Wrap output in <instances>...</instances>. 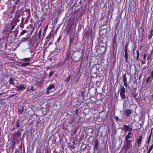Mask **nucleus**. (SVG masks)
<instances>
[{"label":"nucleus","instance_id":"1","mask_svg":"<svg viewBox=\"0 0 153 153\" xmlns=\"http://www.w3.org/2000/svg\"><path fill=\"white\" fill-rule=\"evenodd\" d=\"M82 53L80 52H75L72 55V57L73 58L75 61H79L82 56Z\"/></svg>","mask_w":153,"mask_h":153},{"label":"nucleus","instance_id":"2","mask_svg":"<svg viewBox=\"0 0 153 153\" xmlns=\"http://www.w3.org/2000/svg\"><path fill=\"white\" fill-rule=\"evenodd\" d=\"M128 44H126L125 47V55L124 57L125 58V60L126 62H128Z\"/></svg>","mask_w":153,"mask_h":153},{"label":"nucleus","instance_id":"3","mask_svg":"<svg viewBox=\"0 0 153 153\" xmlns=\"http://www.w3.org/2000/svg\"><path fill=\"white\" fill-rule=\"evenodd\" d=\"M126 143L125 146V149H131L132 146V141L131 140H126Z\"/></svg>","mask_w":153,"mask_h":153},{"label":"nucleus","instance_id":"4","mask_svg":"<svg viewBox=\"0 0 153 153\" xmlns=\"http://www.w3.org/2000/svg\"><path fill=\"white\" fill-rule=\"evenodd\" d=\"M123 130L124 131H132V126H130L129 125H127L125 124H124L123 126Z\"/></svg>","mask_w":153,"mask_h":153},{"label":"nucleus","instance_id":"5","mask_svg":"<svg viewBox=\"0 0 153 153\" xmlns=\"http://www.w3.org/2000/svg\"><path fill=\"white\" fill-rule=\"evenodd\" d=\"M125 89L124 87L123 86L120 88V95L122 99H124L126 98V95L125 94Z\"/></svg>","mask_w":153,"mask_h":153},{"label":"nucleus","instance_id":"6","mask_svg":"<svg viewBox=\"0 0 153 153\" xmlns=\"http://www.w3.org/2000/svg\"><path fill=\"white\" fill-rule=\"evenodd\" d=\"M15 87L17 88V91L19 92L23 91L26 88L22 84L15 86Z\"/></svg>","mask_w":153,"mask_h":153},{"label":"nucleus","instance_id":"7","mask_svg":"<svg viewBox=\"0 0 153 153\" xmlns=\"http://www.w3.org/2000/svg\"><path fill=\"white\" fill-rule=\"evenodd\" d=\"M124 112L126 116L129 117L132 113V111L130 109H126L124 111Z\"/></svg>","mask_w":153,"mask_h":153},{"label":"nucleus","instance_id":"8","mask_svg":"<svg viewBox=\"0 0 153 153\" xmlns=\"http://www.w3.org/2000/svg\"><path fill=\"white\" fill-rule=\"evenodd\" d=\"M20 16V14L19 13H16L13 19L15 20V22L17 23L19 21L18 19Z\"/></svg>","mask_w":153,"mask_h":153},{"label":"nucleus","instance_id":"9","mask_svg":"<svg viewBox=\"0 0 153 153\" xmlns=\"http://www.w3.org/2000/svg\"><path fill=\"white\" fill-rule=\"evenodd\" d=\"M142 141V136H139L137 139V144L138 148H139L141 146Z\"/></svg>","mask_w":153,"mask_h":153},{"label":"nucleus","instance_id":"10","mask_svg":"<svg viewBox=\"0 0 153 153\" xmlns=\"http://www.w3.org/2000/svg\"><path fill=\"white\" fill-rule=\"evenodd\" d=\"M132 131L128 132V134L126 136L125 140H128V139L129 138H131L132 136Z\"/></svg>","mask_w":153,"mask_h":153},{"label":"nucleus","instance_id":"11","mask_svg":"<svg viewBox=\"0 0 153 153\" xmlns=\"http://www.w3.org/2000/svg\"><path fill=\"white\" fill-rule=\"evenodd\" d=\"M28 37H23L22 38L20 41V42L19 43V44H20L22 42L27 41L28 40Z\"/></svg>","mask_w":153,"mask_h":153},{"label":"nucleus","instance_id":"12","mask_svg":"<svg viewBox=\"0 0 153 153\" xmlns=\"http://www.w3.org/2000/svg\"><path fill=\"white\" fill-rule=\"evenodd\" d=\"M149 33L150 34L149 35V37H148V39H150L152 38L153 35V29L152 27L151 28V30Z\"/></svg>","mask_w":153,"mask_h":153},{"label":"nucleus","instance_id":"13","mask_svg":"<svg viewBox=\"0 0 153 153\" xmlns=\"http://www.w3.org/2000/svg\"><path fill=\"white\" fill-rule=\"evenodd\" d=\"M26 91L30 92L31 91H34L33 87V86L31 85L30 86L28 87V88L27 89Z\"/></svg>","mask_w":153,"mask_h":153},{"label":"nucleus","instance_id":"14","mask_svg":"<svg viewBox=\"0 0 153 153\" xmlns=\"http://www.w3.org/2000/svg\"><path fill=\"white\" fill-rule=\"evenodd\" d=\"M146 55L145 53H144L143 54V59L141 61V63L142 65L143 64H145L146 62L145 60L146 58Z\"/></svg>","mask_w":153,"mask_h":153},{"label":"nucleus","instance_id":"15","mask_svg":"<svg viewBox=\"0 0 153 153\" xmlns=\"http://www.w3.org/2000/svg\"><path fill=\"white\" fill-rule=\"evenodd\" d=\"M54 88V85L53 84L49 86L47 88V90H50L51 89H53Z\"/></svg>","mask_w":153,"mask_h":153},{"label":"nucleus","instance_id":"16","mask_svg":"<svg viewBox=\"0 0 153 153\" xmlns=\"http://www.w3.org/2000/svg\"><path fill=\"white\" fill-rule=\"evenodd\" d=\"M95 146L94 148V150L95 149H97L98 146H99V143H98V141L97 140H96L95 141Z\"/></svg>","mask_w":153,"mask_h":153},{"label":"nucleus","instance_id":"17","mask_svg":"<svg viewBox=\"0 0 153 153\" xmlns=\"http://www.w3.org/2000/svg\"><path fill=\"white\" fill-rule=\"evenodd\" d=\"M30 65V62H28L26 63H22L21 65V66L26 67V66L28 65Z\"/></svg>","mask_w":153,"mask_h":153},{"label":"nucleus","instance_id":"18","mask_svg":"<svg viewBox=\"0 0 153 153\" xmlns=\"http://www.w3.org/2000/svg\"><path fill=\"white\" fill-rule=\"evenodd\" d=\"M151 135H152V133L151 132L150 134V135L149 136V137L147 141L146 142V143L149 144L150 141V140L151 139Z\"/></svg>","mask_w":153,"mask_h":153},{"label":"nucleus","instance_id":"19","mask_svg":"<svg viewBox=\"0 0 153 153\" xmlns=\"http://www.w3.org/2000/svg\"><path fill=\"white\" fill-rule=\"evenodd\" d=\"M14 81V79L12 78H11L10 79V80L9 81V83L11 85H14V83L13 82Z\"/></svg>","mask_w":153,"mask_h":153},{"label":"nucleus","instance_id":"20","mask_svg":"<svg viewBox=\"0 0 153 153\" xmlns=\"http://www.w3.org/2000/svg\"><path fill=\"white\" fill-rule=\"evenodd\" d=\"M123 82H127V78L126 74L123 75Z\"/></svg>","mask_w":153,"mask_h":153},{"label":"nucleus","instance_id":"21","mask_svg":"<svg viewBox=\"0 0 153 153\" xmlns=\"http://www.w3.org/2000/svg\"><path fill=\"white\" fill-rule=\"evenodd\" d=\"M21 60L25 61L26 62H27L28 61L30 60V57L24 58L21 59Z\"/></svg>","mask_w":153,"mask_h":153},{"label":"nucleus","instance_id":"22","mask_svg":"<svg viewBox=\"0 0 153 153\" xmlns=\"http://www.w3.org/2000/svg\"><path fill=\"white\" fill-rule=\"evenodd\" d=\"M19 122L20 120L19 119H17V121L16 122V126L17 128H18L20 125H19Z\"/></svg>","mask_w":153,"mask_h":153},{"label":"nucleus","instance_id":"23","mask_svg":"<svg viewBox=\"0 0 153 153\" xmlns=\"http://www.w3.org/2000/svg\"><path fill=\"white\" fill-rule=\"evenodd\" d=\"M51 32L49 33V35L46 37V39L49 40L51 38L52 34L51 33Z\"/></svg>","mask_w":153,"mask_h":153},{"label":"nucleus","instance_id":"24","mask_svg":"<svg viewBox=\"0 0 153 153\" xmlns=\"http://www.w3.org/2000/svg\"><path fill=\"white\" fill-rule=\"evenodd\" d=\"M139 52L138 50L137 51V60H138L139 57Z\"/></svg>","mask_w":153,"mask_h":153},{"label":"nucleus","instance_id":"25","mask_svg":"<svg viewBox=\"0 0 153 153\" xmlns=\"http://www.w3.org/2000/svg\"><path fill=\"white\" fill-rule=\"evenodd\" d=\"M26 30H23L22 31L20 35L21 36L23 35L26 32Z\"/></svg>","mask_w":153,"mask_h":153},{"label":"nucleus","instance_id":"26","mask_svg":"<svg viewBox=\"0 0 153 153\" xmlns=\"http://www.w3.org/2000/svg\"><path fill=\"white\" fill-rule=\"evenodd\" d=\"M54 73V71H51L48 75V76L49 78L51 77L52 76L53 74Z\"/></svg>","mask_w":153,"mask_h":153},{"label":"nucleus","instance_id":"27","mask_svg":"<svg viewBox=\"0 0 153 153\" xmlns=\"http://www.w3.org/2000/svg\"><path fill=\"white\" fill-rule=\"evenodd\" d=\"M70 79V76H69L68 77H67L65 80V81L66 82H69Z\"/></svg>","mask_w":153,"mask_h":153},{"label":"nucleus","instance_id":"28","mask_svg":"<svg viewBox=\"0 0 153 153\" xmlns=\"http://www.w3.org/2000/svg\"><path fill=\"white\" fill-rule=\"evenodd\" d=\"M23 111V110L22 108L21 109H18V111L19 114H21Z\"/></svg>","mask_w":153,"mask_h":153},{"label":"nucleus","instance_id":"29","mask_svg":"<svg viewBox=\"0 0 153 153\" xmlns=\"http://www.w3.org/2000/svg\"><path fill=\"white\" fill-rule=\"evenodd\" d=\"M153 144L152 145H151V146H150V148H149V149L148 150L151 152V151L152 150V149H153Z\"/></svg>","mask_w":153,"mask_h":153},{"label":"nucleus","instance_id":"30","mask_svg":"<svg viewBox=\"0 0 153 153\" xmlns=\"http://www.w3.org/2000/svg\"><path fill=\"white\" fill-rule=\"evenodd\" d=\"M126 101L125 100H124V102H123V108H126V104H125V102H126Z\"/></svg>","mask_w":153,"mask_h":153},{"label":"nucleus","instance_id":"31","mask_svg":"<svg viewBox=\"0 0 153 153\" xmlns=\"http://www.w3.org/2000/svg\"><path fill=\"white\" fill-rule=\"evenodd\" d=\"M13 1H15V3L16 4H18L19 2V0H13Z\"/></svg>","mask_w":153,"mask_h":153},{"label":"nucleus","instance_id":"32","mask_svg":"<svg viewBox=\"0 0 153 153\" xmlns=\"http://www.w3.org/2000/svg\"><path fill=\"white\" fill-rule=\"evenodd\" d=\"M150 77H151V76H149L147 79L146 80V83H148V82H149V79H150Z\"/></svg>","mask_w":153,"mask_h":153},{"label":"nucleus","instance_id":"33","mask_svg":"<svg viewBox=\"0 0 153 153\" xmlns=\"http://www.w3.org/2000/svg\"><path fill=\"white\" fill-rule=\"evenodd\" d=\"M123 83L125 86L126 87H128V84H127V82H123Z\"/></svg>","mask_w":153,"mask_h":153},{"label":"nucleus","instance_id":"34","mask_svg":"<svg viewBox=\"0 0 153 153\" xmlns=\"http://www.w3.org/2000/svg\"><path fill=\"white\" fill-rule=\"evenodd\" d=\"M41 31L40 30L39 32V33H38V35H39V38H40V36H41Z\"/></svg>","mask_w":153,"mask_h":153},{"label":"nucleus","instance_id":"35","mask_svg":"<svg viewBox=\"0 0 153 153\" xmlns=\"http://www.w3.org/2000/svg\"><path fill=\"white\" fill-rule=\"evenodd\" d=\"M152 78L153 79V71H152L151 72V75Z\"/></svg>","mask_w":153,"mask_h":153},{"label":"nucleus","instance_id":"36","mask_svg":"<svg viewBox=\"0 0 153 153\" xmlns=\"http://www.w3.org/2000/svg\"><path fill=\"white\" fill-rule=\"evenodd\" d=\"M49 90H47V91H46V94H49L50 93V92H49Z\"/></svg>","mask_w":153,"mask_h":153},{"label":"nucleus","instance_id":"37","mask_svg":"<svg viewBox=\"0 0 153 153\" xmlns=\"http://www.w3.org/2000/svg\"><path fill=\"white\" fill-rule=\"evenodd\" d=\"M15 27V25H12L11 27V30H12Z\"/></svg>","mask_w":153,"mask_h":153},{"label":"nucleus","instance_id":"38","mask_svg":"<svg viewBox=\"0 0 153 153\" xmlns=\"http://www.w3.org/2000/svg\"><path fill=\"white\" fill-rule=\"evenodd\" d=\"M78 113V109H76V110L75 111V113L76 114H77Z\"/></svg>","mask_w":153,"mask_h":153},{"label":"nucleus","instance_id":"39","mask_svg":"<svg viewBox=\"0 0 153 153\" xmlns=\"http://www.w3.org/2000/svg\"><path fill=\"white\" fill-rule=\"evenodd\" d=\"M115 118L116 119H117V120H118V119H119V118H118V117H117V116L115 117Z\"/></svg>","mask_w":153,"mask_h":153},{"label":"nucleus","instance_id":"40","mask_svg":"<svg viewBox=\"0 0 153 153\" xmlns=\"http://www.w3.org/2000/svg\"><path fill=\"white\" fill-rule=\"evenodd\" d=\"M24 27V25H22L20 26V27L22 28H23Z\"/></svg>","mask_w":153,"mask_h":153},{"label":"nucleus","instance_id":"41","mask_svg":"<svg viewBox=\"0 0 153 153\" xmlns=\"http://www.w3.org/2000/svg\"><path fill=\"white\" fill-rule=\"evenodd\" d=\"M150 152H151L150 151L148 150L147 152V153H150Z\"/></svg>","mask_w":153,"mask_h":153},{"label":"nucleus","instance_id":"42","mask_svg":"<svg viewBox=\"0 0 153 153\" xmlns=\"http://www.w3.org/2000/svg\"><path fill=\"white\" fill-rule=\"evenodd\" d=\"M51 44V42L50 43H49V45H48L49 46V45H50Z\"/></svg>","mask_w":153,"mask_h":153},{"label":"nucleus","instance_id":"43","mask_svg":"<svg viewBox=\"0 0 153 153\" xmlns=\"http://www.w3.org/2000/svg\"><path fill=\"white\" fill-rule=\"evenodd\" d=\"M12 30H11V29L10 30V33H11L12 32Z\"/></svg>","mask_w":153,"mask_h":153},{"label":"nucleus","instance_id":"44","mask_svg":"<svg viewBox=\"0 0 153 153\" xmlns=\"http://www.w3.org/2000/svg\"><path fill=\"white\" fill-rule=\"evenodd\" d=\"M133 96L134 97H135L136 96H135V95H133Z\"/></svg>","mask_w":153,"mask_h":153},{"label":"nucleus","instance_id":"45","mask_svg":"<svg viewBox=\"0 0 153 153\" xmlns=\"http://www.w3.org/2000/svg\"><path fill=\"white\" fill-rule=\"evenodd\" d=\"M152 98L153 99V94L152 96Z\"/></svg>","mask_w":153,"mask_h":153},{"label":"nucleus","instance_id":"46","mask_svg":"<svg viewBox=\"0 0 153 153\" xmlns=\"http://www.w3.org/2000/svg\"><path fill=\"white\" fill-rule=\"evenodd\" d=\"M133 96L134 97H135L136 96H135V95H133Z\"/></svg>","mask_w":153,"mask_h":153},{"label":"nucleus","instance_id":"47","mask_svg":"<svg viewBox=\"0 0 153 153\" xmlns=\"http://www.w3.org/2000/svg\"><path fill=\"white\" fill-rule=\"evenodd\" d=\"M2 94V93H0V95H1V94Z\"/></svg>","mask_w":153,"mask_h":153},{"label":"nucleus","instance_id":"48","mask_svg":"<svg viewBox=\"0 0 153 153\" xmlns=\"http://www.w3.org/2000/svg\"><path fill=\"white\" fill-rule=\"evenodd\" d=\"M71 39L70 38V41H71Z\"/></svg>","mask_w":153,"mask_h":153},{"label":"nucleus","instance_id":"49","mask_svg":"<svg viewBox=\"0 0 153 153\" xmlns=\"http://www.w3.org/2000/svg\"><path fill=\"white\" fill-rule=\"evenodd\" d=\"M142 0V1H143L144 0Z\"/></svg>","mask_w":153,"mask_h":153},{"label":"nucleus","instance_id":"50","mask_svg":"<svg viewBox=\"0 0 153 153\" xmlns=\"http://www.w3.org/2000/svg\"><path fill=\"white\" fill-rule=\"evenodd\" d=\"M47 153H48V152H47Z\"/></svg>","mask_w":153,"mask_h":153}]
</instances>
